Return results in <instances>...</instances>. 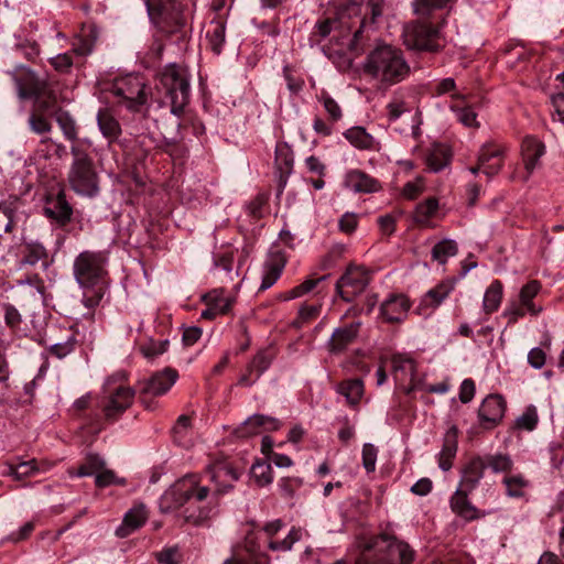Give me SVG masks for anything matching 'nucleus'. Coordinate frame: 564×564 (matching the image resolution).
I'll return each mask as SVG.
<instances>
[{
  "instance_id": "2eb2a0df",
  "label": "nucleus",
  "mask_w": 564,
  "mask_h": 564,
  "mask_svg": "<svg viewBox=\"0 0 564 564\" xmlns=\"http://www.w3.org/2000/svg\"><path fill=\"white\" fill-rule=\"evenodd\" d=\"M507 403L500 394H489L484 399L478 409V420L481 427L491 430L502 420Z\"/></svg>"
},
{
  "instance_id": "f03ea898",
  "label": "nucleus",
  "mask_w": 564,
  "mask_h": 564,
  "mask_svg": "<svg viewBox=\"0 0 564 564\" xmlns=\"http://www.w3.org/2000/svg\"><path fill=\"white\" fill-rule=\"evenodd\" d=\"M355 564H413L415 551L393 534L380 533L357 540Z\"/></svg>"
},
{
  "instance_id": "cd10ccee",
  "label": "nucleus",
  "mask_w": 564,
  "mask_h": 564,
  "mask_svg": "<svg viewBox=\"0 0 564 564\" xmlns=\"http://www.w3.org/2000/svg\"><path fill=\"white\" fill-rule=\"evenodd\" d=\"M97 124L101 134L108 139L109 142L116 141L122 130L119 121L109 108H101L97 113Z\"/></svg>"
},
{
  "instance_id": "a211bd4d",
  "label": "nucleus",
  "mask_w": 564,
  "mask_h": 564,
  "mask_svg": "<svg viewBox=\"0 0 564 564\" xmlns=\"http://www.w3.org/2000/svg\"><path fill=\"white\" fill-rule=\"evenodd\" d=\"M479 164L487 176L498 174L503 164V148L495 143L484 144L479 152Z\"/></svg>"
},
{
  "instance_id": "4d7b16f0",
  "label": "nucleus",
  "mask_w": 564,
  "mask_h": 564,
  "mask_svg": "<svg viewBox=\"0 0 564 564\" xmlns=\"http://www.w3.org/2000/svg\"><path fill=\"white\" fill-rule=\"evenodd\" d=\"M95 484L98 488H105L111 485H126L124 478H119L116 476L113 470L110 469H101L95 478Z\"/></svg>"
},
{
  "instance_id": "bb28decb",
  "label": "nucleus",
  "mask_w": 564,
  "mask_h": 564,
  "mask_svg": "<svg viewBox=\"0 0 564 564\" xmlns=\"http://www.w3.org/2000/svg\"><path fill=\"white\" fill-rule=\"evenodd\" d=\"M457 438L458 430L453 425L446 431L443 440V447L438 454V467L444 471L449 470L453 466V460L456 456L458 446Z\"/></svg>"
},
{
  "instance_id": "b1692460",
  "label": "nucleus",
  "mask_w": 564,
  "mask_h": 564,
  "mask_svg": "<svg viewBox=\"0 0 564 564\" xmlns=\"http://www.w3.org/2000/svg\"><path fill=\"white\" fill-rule=\"evenodd\" d=\"M456 279L453 278L441 281L423 295L420 303V308H437L454 291Z\"/></svg>"
},
{
  "instance_id": "e433bc0d",
  "label": "nucleus",
  "mask_w": 564,
  "mask_h": 564,
  "mask_svg": "<svg viewBox=\"0 0 564 564\" xmlns=\"http://www.w3.org/2000/svg\"><path fill=\"white\" fill-rule=\"evenodd\" d=\"M503 296V285L501 281L495 280L491 282V284L487 288L484 301H482V308L486 314H492L496 312L502 301Z\"/></svg>"
},
{
  "instance_id": "ddd939ff",
  "label": "nucleus",
  "mask_w": 564,
  "mask_h": 564,
  "mask_svg": "<svg viewBox=\"0 0 564 564\" xmlns=\"http://www.w3.org/2000/svg\"><path fill=\"white\" fill-rule=\"evenodd\" d=\"M206 473L209 475L210 480L215 482V490L212 495L209 494L206 501L218 505V497L234 488V482L238 480L239 475L226 460H218L209 465Z\"/></svg>"
},
{
  "instance_id": "473e14b6",
  "label": "nucleus",
  "mask_w": 564,
  "mask_h": 564,
  "mask_svg": "<svg viewBox=\"0 0 564 564\" xmlns=\"http://www.w3.org/2000/svg\"><path fill=\"white\" fill-rule=\"evenodd\" d=\"M53 118L55 119L57 126L63 132L64 138L67 141L74 143L78 140L79 128L74 117L67 110H64L63 108L54 110Z\"/></svg>"
},
{
  "instance_id": "9b49d317",
  "label": "nucleus",
  "mask_w": 564,
  "mask_h": 564,
  "mask_svg": "<svg viewBox=\"0 0 564 564\" xmlns=\"http://www.w3.org/2000/svg\"><path fill=\"white\" fill-rule=\"evenodd\" d=\"M26 84L18 83L20 95L23 98H35L34 112L44 113L45 116L53 117V111L59 107L56 105V99L52 95L46 96V83L40 80L35 75L28 70Z\"/></svg>"
},
{
  "instance_id": "49530a36",
  "label": "nucleus",
  "mask_w": 564,
  "mask_h": 564,
  "mask_svg": "<svg viewBox=\"0 0 564 564\" xmlns=\"http://www.w3.org/2000/svg\"><path fill=\"white\" fill-rule=\"evenodd\" d=\"M271 362L272 356L269 354V351L265 349L260 350L248 364V371L256 372V379H259L260 376L270 367Z\"/></svg>"
},
{
  "instance_id": "603ef678",
  "label": "nucleus",
  "mask_w": 564,
  "mask_h": 564,
  "mask_svg": "<svg viewBox=\"0 0 564 564\" xmlns=\"http://www.w3.org/2000/svg\"><path fill=\"white\" fill-rule=\"evenodd\" d=\"M392 370L398 373L401 372L404 376H409L411 379L416 372L415 362L412 358L403 355H393L391 358Z\"/></svg>"
},
{
  "instance_id": "423d86ee",
  "label": "nucleus",
  "mask_w": 564,
  "mask_h": 564,
  "mask_svg": "<svg viewBox=\"0 0 564 564\" xmlns=\"http://www.w3.org/2000/svg\"><path fill=\"white\" fill-rule=\"evenodd\" d=\"M155 88L170 104L171 112L181 117L191 99L189 74L185 67L170 63L156 74Z\"/></svg>"
},
{
  "instance_id": "0eeeda50",
  "label": "nucleus",
  "mask_w": 564,
  "mask_h": 564,
  "mask_svg": "<svg viewBox=\"0 0 564 564\" xmlns=\"http://www.w3.org/2000/svg\"><path fill=\"white\" fill-rule=\"evenodd\" d=\"M72 163L67 172V183L72 191L85 197L99 194V174L93 156L79 144H72Z\"/></svg>"
},
{
  "instance_id": "5701e85b",
  "label": "nucleus",
  "mask_w": 564,
  "mask_h": 564,
  "mask_svg": "<svg viewBox=\"0 0 564 564\" xmlns=\"http://www.w3.org/2000/svg\"><path fill=\"white\" fill-rule=\"evenodd\" d=\"M359 326V323H351L335 329L328 341L329 351L333 354L345 351L357 339Z\"/></svg>"
},
{
  "instance_id": "f704fd0d",
  "label": "nucleus",
  "mask_w": 564,
  "mask_h": 564,
  "mask_svg": "<svg viewBox=\"0 0 564 564\" xmlns=\"http://www.w3.org/2000/svg\"><path fill=\"white\" fill-rule=\"evenodd\" d=\"M207 39L212 51L219 55L226 42V21L223 18L218 17L210 21Z\"/></svg>"
},
{
  "instance_id": "e2e57ef3",
  "label": "nucleus",
  "mask_w": 564,
  "mask_h": 564,
  "mask_svg": "<svg viewBox=\"0 0 564 564\" xmlns=\"http://www.w3.org/2000/svg\"><path fill=\"white\" fill-rule=\"evenodd\" d=\"M75 343L74 336H68L64 341L51 345L50 352L59 359L64 358L74 350Z\"/></svg>"
},
{
  "instance_id": "4be33fe9",
  "label": "nucleus",
  "mask_w": 564,
  "mask_h": 564,
  "mask_svg": "<svg viewBox=\"0 0 564 564\" xmlns=\"http://www.w3.org/2000/svg\"><path fill=\"white\" fill-rule=\"evenodd\" d=\"M521 153L524 167L530 175L538 167L540 158L544 155L545 145L538 138L533 135H527L522 140Z\"/></svg>"
},
{
  "instance_id": "f8f14e48",
  "label": "nucleus",
  "mask_w": 564,
  "mask_h": 564,
  "mask_svg": "<svg viewBox=\"0 0 564 564\" xmlns=\"http://www.w3.org/2000/svg\"><path fill=\"white\" fill-rule=\"evenodd\" d=\"M177 372L174 369L166 368L163 371L154 373L147 380L140 381L138 392L140 401L147 409H151L150 397H160L165 394L177 379Z\"/></svg>"
},
{
  "instance_id": "6e6552de",
  "label": "nucleus",
  "mask_w": 564,
  "mask_h": 564,
  "mask_svg": "<svg viewBox=\"0 0 564 564\" xmlns=\"http://www.w3.org/2000/svg\"><path fill=\"white\" fill-rule=\"evenodd\" d=\"M404 45L409 50L437 53L445 46L441 29L427 22H412L404 28Z\"/></svg>"
},
{
  "instance_id": "aec40b11",
  "label": "nucleus",
  "mask_w": 564,
  "mask_h": 564,
  "mask_svg": "<svg viewBox=\"0 0 564 564\" xmlns=\"http://www.w3.org/2000/svg\"><path fill=\"white\" fill-rule=\"evenodd\" d=\"M344 184L355 193L370 194L381 189L380 182L361 170L347 172Z\"/></svg>"
},
{
  "instance_id": "a19ab883",
  "label": "nucleus",
  "mask_w": 564,
  "mask_h": 564,
  "mask_svg": "<svg viewBox=\"0 0 564 564\" xmlns=\"http://www.w3.org/2000/svg\"><path fill=\"white\" fill-rule=\"evenodd\" d=\"M438 209V200L435 197H429L424 202L417 204L414 214V220L417 224H426Z\"/></svg>"
},
{
  "instance_id": "de8ad7c7",
  "label": "nucleus",
  "mask_w": 564,
  "mask_h": 564,
  "mask_svg": "<svg viewBox=\"0 0 564 564\" xmlns=\"http://www.w3.org/2000/svg\"><path fill=\"white\" fill-rule=\"evenodd\" d=\"M15 208L11 203L0 204V237L13 230Z\"/></svg>"
},
{
  "instance_id": "37998d69",
  "label": "nucleus",
  "mask_w": 564,
  "mask_h": 564,
  "mask_svg": "<svg viewBox=\"0 0 564 564\" xmlns=\"http://www.w3.org/2000/svg\"><path fill=\"white\" fill-rule=\"evenodd\" d=\"M105 465V460L99 455L88 454L85 457L84 463L78 467L77 476L85 477L97 475L101 469H104Z\"/></svg>"
},
{
  "instance_id": "58836bf2",
  "label": "nucleus",
  "mask_w": 564,
  "mask_h": 564,
  "mask_svg": "<svg viewBox=\"0 0 564 564\" xmlns=\"http://www.w3.org/2000/svg\"><path fill=\"white\" fill-rule=\"evenodd\" d=\"M458 251L456 241L444 239L437 242L432 249V258L441 264H445L448 258L454 257Z\"/></svg>"
},
{
  "instance_id": "2f4dec72",
  "label": "nucleus",
  "mask_w": 564,
  "mask_h": 564,
  "mask_svg": "<svg viewBox=\"0 0 564 564\" xmlns=\"http://www.w3.org/2000/svg\"><path fill=\"white\" fill-rule=\"evenodd\" d=\"M21 263L32 267L41 263L44 268H46L48 265V252L46 248L40 242H25L22 248Z\"/></svg>"
},
{
  "instance_id": "f3484780",
  "label": "nucleus",
  "mask_w": 564,
  "mask_h": 564,
  "mask_svg": "<svg viewBox=\"0 0 564 564\" xmlns=\"http://www.w3.org/2000/svg\"><path fill=\"white\" fill-rule=\"evenodd\" d=\"M274 164L278 178V193L281 194L286 186L294 164L293 151L286 142H279L276 144Z\"/></svg>"
},
{
  "instance_id": "72a5a7b5",
  "label": "nucleus",
  "mask_w": 564,
  "mask_h": 564,
  "mask_svg": "<svg viewBox=\"0 0 564 564\" xmlns=\"http://www.w3.org/2000/svg\"><path fill=\"white\" fill-rule=\"evenodd\" d=\"M540 290H541V283L538 280L529 281L520 290V294H519L520 303L533 316H536L542 311V307L538 306L533 302V299L539 294Z\"/></svg>"
},
{
  "instance_id": "7c9ffc66",
  "label": "nucleus",
  "mask_w": 564,
  "mask_h": 564,
  "mask_svg": "<svg viewBox=\"0 0 564 564\" xmlns=\"http://www.w3.org/2000/svg\"><path fill=\"white\" fill-rule=\"evenodd\" d=\"M344 137L357 149L379 151L380 143L362 127H352L344 133Z\"/></svg>"
},
{
  "instance_id": "338daca9",
  "label": "nucleus",
  "mask_w": 564,
  "mask_h": 564,
  "mask_svg": "<svg viewBox=\"0 0 564 564\" xmlns=\"http://www.w3.org/2000/svg\"><path fill=\"white\" fill-rule=\"evenodd\" d=\"M243 547L249 554L248 558H256L260 555H267L265 553L260 552L261 546L258 543V535L254 532H250L246 535Z\"/></svg>"
},
{
  "instance_id": "c756f323",
  "label": "nucleus",
  "mask_w": 564,
  "mask_h": 564,
  "mask_svg": "<svg viewBox=\"0 0 564 564\" xmlns=\"http://www.w3.org/2000/svg\"><path fill=\"white\" fill-rule=\"evenodd\" d=\"M452 155V151L447 145L434 144L426 154V166L430 171L437 173L449 165Z\"/></svg>"
},
{
  "instance_id": "c85d7f7f",
  "label": "nucleus",
  "mask_w": 564,
  "mask_h": 564,
  "mask_svg": "<svg viewBox=\"0 0 564 564\" xmlns=\"http://www.w3.org/2000/svg\"><path fill=\"white\" fill-rule=\"evenodd\" d=\"M145 520L147 511L143 506L132 508L126 513L121 525L117 528L116 535L119 538L130 535L134 530L142 527Z\"/></svg>"
},
{
  "instance_id": "774afa93",
  "label": "nucleus",
  "mask_w": 564,
  "mask_h": 564,
  "mask_svg": "<svg viewBox=\"0 0 564 564\" xmlns=\"http://www.w3.org/2000/svg\"><path fill=\"white\" fill-rule=\"evenodd\" d=\"M2 307L4 311L6 324L11 328H18L22 322L19 311L10 303H4Z\"/></svg>"
},
{
  "instance_id": "6e6d98bb",
  "label": "nucleus",
  "mask_w": 564,
  "mask_h": 564,
  "mask_svg": "<svg viewBox=\"0 0 564 564\" xmlns=\"http://www.w3.org/2000/svg\"><path fill=\"white\" fill-rule=\"evenodd\" d=\"M319 102L323 104L325 111L328 113L330 120L338 121L343 113L338 102L328 95L326 91H322L318 96Z\"/></svg>"
},
{
  "instance_id": "0e129e2a",
  "label": "nucleus",
  "mask_w": 564,
  "mask_h": 564,
  "mask_svg": "<svg viewBox=\"0 0 564 564\" xmlns=\"http://www.w3.org/2000/svg\"><path fill=\"white\" fill-rule=\"evenodd\" d=\"M451 109L453 111H456L457 119L459 122H462L466 127H477V115L470 107H455L452 106Z\"/></svg>"
},
{
  "instance_id": "3c124183",
  "label": "nucleus",
  "mask_w": 564,
  "mask_h": 564,
  "mask_svg": "<svg viewBox=\"0 0 564 564\" xmlns=\"http://www.w3.org/2000/svg\"><path fill=\"white\" fill-rule=\"evenodd\" d=\"M539 422L538 411L534 405H529L516 420L514 427L522 431H533Z\"/></svg>"
},
{
  "instance_id": "09e8293b",
  "label": "nucleus",
  "mask_w": 564,
  "mask_h": 564,
  "mask_svg": "<svg viewBox=\"0 0 564 564\" xmlns=\"http://www.w3.org/2000/svg\"><path fill=\"white\" fill-rule=\"evenodd\" d=\"M48 468L50 465L47 463H39L36 459L21 462L17 464V480L34 476L41 470H46Z\"/></svg>"
},
{
  "instance_id": "393cba45",
  "label": "nucleus",
  "mask_w": 564,
  "mask_h": 564,
  "mask_svg": "<svg viewBox=\"0 0 564 564\" xmlns=\"http://www.w3.org/2000/svg\"><path fill=\"white\" fill-rule=\"evenodd\" d=\"M485 469L481 456L470 458L462 468L459 487L473 491L484 477Z\"/></svg>"
},
{
  "instance_id": "c9c22d12",
  "label": "nucleus",
  "mask_w": 564,
  "mask_h": 564,
  "mask_svg": "<svg viewBox=\"0 0 564 564\" xmlns=\"http://www.w3.org/2000/svg\"><path fill=\"white\" fill-rule=\"evenodd\" d=\"M336 391L345 397L349 405H356L364 394V382L357 378L345 380L337 386Z\"/></svg>"
},
{
  "instance_id": "4468645a",
  "label": "nucleus",
  "mask_w": 564,
  "mask_h": 564,
  "mask_svg": "<svg viewBox=\"0 0 564 564\" xmlns=\"http://www.w3.org/2000/svg\"><path fill=\"white\" fill-rule=\"evenodd\" d=\"M102 412L108 421L117 420L133 402L135 390L126 386L108 388Z\"/></svg>"
},
{
  "instance_id": "79ce46f5",
  "label": "nucleus",
  "mask_w": 564,
  "mask_h": 564,
  "mask_svg": "<svg viewBox=\"0 0 564 564\" xmlns=\"http://www.w3.org/2000/svg\"><path fill=\"white\" fill-rule=\"evenodd\" d=\"M204 302L207 306L217 307L219 310H215L218 315L227 314L231 308V301L227 297L223 296V291L214 290L208 292L203 296Z\"/></svg>"
},
{
  "instance_id": "a878e982",
  "label": "nucleus",
  "mask_w": 564,
  "mask_h": 564,
  "mask_svg": "<svg viewBox=\"0 0 564 564\" xmlns=\"http://www.w3.org/2000/svg\"><path fill=\"white\" fill-rule=\"evenodd\" d=\"M470 492L471 490L458 487L449 501L453 512L467 521L479 518L477 508L468 499Z\"/></svg>"
},
{
  "instance_id": "dca6fc26",
  "label": "nucleus",
  "mask_w": 564,
  "mask_h": 564,
  "mask_svg": "<svg viewBox=\"0 0 564 564\" xmlns=\"http://www.w3.org/2000/svg\"><path fill=\"white\" fill-rule=\"evenodd\" d=\"M44 214L47 218L55 221L58 226H66L73 215V207L66 199V194L63 188L57 193H50L45 199Z\"/></svg>"
},
{
  "instance_id": "5fc2aeb1",
  "label": "nucleus",
  "mask_w": 564,
  "mask_h": 564,
  "mask_svg": "<svg viewBox=\"0 0 564 564\" xmlns=\"http://www.w3.org/2000/svg\"><path fill=\"white\" fill-rule=\"evenodd\" d=\"M319 311L321 308L318 306H315V305H305V306H302L299 311V314L296 316V318L292 322V326L294 328H302L304 326V324H306L307 322L316 318L319 314Z\"/></svg>"
},
{
  "instance_id": "c03bdc74",
  "label": "nucleus",
  "mask_w": 564,
  "mask_h": 564,
  "mask_svg": "<svg viewBox=\"0 0 564 564\" xmlns=\"http://www.w3.org/2000/svg\"><path fill=\"white\" fill-rule=\"evenodd\" d=\"M262 432V424L260 414H253L249 416L243 423H241L236 430L235 434L238 437H251Z\"/></svg>"
},
{
  "instance_id": "bf43d9fd",
  "label": "nucleus",
  "mask_w": 564,
  "mask_h": 564,
  "mask_svg": "<svg viewBox=\"0 0 564 564\" xmlns=\"http://www.w3.org/2000/svg\"><path fill=\"white\" fill-rule=\"evenodd\" d=\"M167 347H169L167 339L159 340V341L151 340L150 343L142 345L140 347V350L144 357L154 358V357L165 352L167 350Z\"/></svg>"
},
{
  "instance_id": "7ed1b4c3",
  "label": "nucleus",
  "mask_w": 564,
  "mask_h": 564,
  "mask_svg": "<svg viewBox=\"0 0 564 564\" xmlns=\"http://www.w3.org/2000/svg\"><path fill=\"white\" fill-rule=\"evenodd\" d=\"M109 252L106 250L82 251L74 260V276L86 289L83 302L88 308L99 305L105 294L104 278L107 274Z\"/></svg>"
},
{
  "instance_id": "ea45409f",
  "label": "nucleus",
  "mask_w": 564,
  "mask_h": 564,
  "mask_svg": "<svg viewBox=\"0 0 564 564\" xmlns=\"http://www.w3.org/2000/svg\"><path fill=\"white\" fill-rule=\"evenodd\" d=\"M485 467H489L494 473H507L512 469L513 463L507 454H495L482 456Z\"/></svg>"
},
{
  "instance_id": "412c9836",
  "label": "nucleus",
  "mask_w": 564,
  "mask_h": 564,
  "mask_svg": "<svg viewBox=\"0 0 564 564\" xmlns=\"http://www.w3.org/2000/svg\"><path fill=\"white\" fill-rule=\"evenodd\" d=\"M410 310V302L405 295H391L380 307L382 317L389 323H399L404 319Z\"/></svg>"
},
{
  "instance_id": "6ab92c4d",
  "label": "nucleus",
  "mask_w": 564,
  "mask_h": 564,
  "mask_svg": "<svg viewBox=\"0 0 564 564\" xmlns=\"http://www.w3.org/2000/svg\"><path fill=\"white\" fill-rule=\"evenodd\" d=\"M285 264L286 258L281 250L271 251L263 265V276L259 290L264 291L271 288L281 276Z\"/></svg>"
},
{
  "instance_id": "8fccbe9b",
  "label": "nucleus",
  "mask_w": 564,
  "mask_h": 564,
  "mask_svg": "<svg viewBox=\"0 0 564 564\" xmlns=\"http://www.w3.org/2000/svg\"><path fill=\"white\" fill-rule=\"evenodd\" d=\"M503 484L509 497L519 498L524 495V488L528 487L529 481L521 475H514L505 477Z\"/></svg>"
},
{
  "instance_id": "20e7f679",
  "label": "nucleus",
  "mask_w": 564,
  "mask_h": 564,
  "mask_svg": "<svg viewBox=\"0 0 564 564\" xmlns=\"http://www.w3.org/2000/svg\"><path fill=\"white\" fill-rule=\"evenodd\" d=\"M150 23L164 36L184 32L193 18V0H143Z\"/></svg>"
},
{
  "instance_id": "f257e3e1",
  "label": "nucleus",
  "mask_w": 564,
  "mask_h": 564,
  "mask_svg": "<svg viewBox=\"0 0 564 564\" xmlns=\"http://www.w3.org/2000/svg\"><path fill=\"white\" fill-rule=\"evenodd\" d=\"M209 488L200 486L195 475L185 476L164 491L159 500L162 513L185 506L181 516L186 523L203 525L218 512L217 503L206 501Z\"/></svg>"
},
{
  "instance_id": "a18cd8bd",
  "label": "nucleus",
  "mask_w": 564,
  "mask_h": 564,
  "mask_svg": "<svg viewBox=\"0 0 564 564\" xmlns=\"http://www.w3.org/2000/svg\"><path fill=\"white\" fill-rule=\"evenodd\" d=\"M251 476L258 486H267L273 480L272 467L269 463L257 462L251 467Z\"/></svg>"
},
{
  "instance_id": "1a4fd4ad",
  "label": "nucleus",
  "mask_w": 564,
  "mask_h": 564,
  "mask_svg": "<svg viewBox=\"0 0 564 564\" xmlns=\"http://www.w3.org/2000/svg\"><path fill=\"white\" fill-rule=\"evenodd\" d=\"M110 91L122 100L131 111H139L148 101V91L144 78L140 75L129 74L116 78Z\"/></svg>"
},
{
  "instance_id": "69168bd1",
  "label": "nucleus",
  "mask_w": 564,
  "mask_h": 564,
  "mask_svg": "<svg viewBox=\"0 0 564 564\" xmlns=\"http://www.w3.org/2000/svg\"><path fill=\"white\" fill-rule=\"evenodd\" d=\"M50 64L58 73L67 74L72 69L73 58L69 53L58 54L50 59Z\"/></svg>"
},
{
  "instance_id": "680f3d73",
  "label": "nucleus",
  "mask_w": 564,
  "mask_h": 564,
  "mask_svg": "<svg viewBox=\"0 0 564 564\" xmlns=\"http://www.w3.org/2000/svg\"><path fill=\"white\" fill-rule=\"evenodd\" d=\"M378 449L370 443L364 444L362 446V466L367 473H373L376 470Z\"/></svg>"
},
{
  "instance_id": "13d9d810",
  "label": "nucleus",
  "mask_w": 564,
  "mask_h": 564,
  "mask_svg": "<svg viewBox=\"0 0 564 564\" xmlns=\"http://www.w3.org/2000/svg\"><path fill=\"white\" fill-rule=\"evenodd\" d=\"M451 0H415V12L421 15H429L435 9H443Z\"/></svg>"
},
{
  "instance_id": "9d476101",
  "label": "nucleus",
  "mask_w": 564,
  "mask_h": 564,
  "mask_svg": "<svg viewBox=\"0 0 564 564\" xmlns=\"http://www.w3.org/2000/svg\"><path fill=\"white\" fill-rule=\"evenodd\" d=\"M370 282L369 272L362 267L348 265L335 285L336 294L345 302H352Z\"/></svg>"
},
{
  "instance_id": "864d4df0",
  "label": "nucleus",
  "mask_w": 564,
  "mask_h": 564,
  "mask_svg": "<svg viewBox=\"0 0 564 564\" xmlns=\"http://www.w3.org/2000/svg\"><path fill=\"white\" fill-rule=\"evenodd\" d=\"M29 124L33 132L37 134L48 133L52 130V123L48 116L40 112H32L29 118Z\"/></svg>"
},
{
  "instance_id": "4c0bfd02",
  "label": "nucleus",
  "mask_w": 564,
  "mask_h": 564,
  "mask_svg": "<svg viewBox=\"0 0 564 564\" xmlns=\"http://www.w3.org/2000/svg\"><path fill=\"white\" fill-rule=\"evenodd\" d=\"M327 278H328V275L306 279L304 282L294 286L293 289H291L284 293H281L279 295V299L282 301H290V300L301 297V296L312 292L315 288H317V285L321 282L325 281Z\"/></svg>"
},
{
  "instance_id": "052dcab7",
  "label": "nucleus",
  "mask_w": 564,
  "mask_h": 564,
  "mask_svg": "<svg viewBox=\"0 0 564 564\" xmlns=\"http://www.w3.org/2000/svg\"><path fill=\"white\" fill-rule=\"evenodd\" d=\"M155 556L160 564H180L182 561V554L177 546L165 547Z\"/></svg>"
},
{
  "instance_id": "39448f33",
  "label": "nucleus",
  "mask_w": 564,
  "mask_h": 564,
  "mask_svg": "<svg viewBox=\"0 0 564 564\" xmlns=\"http://www.w3.org/2000/svg\"><path fill=\"white\" fill-rule=\"evenodd\" d=\"M410 65L400 48L384 44L375 47L364 63V72L383 86L403 82L410 75Z\"/></svg>"
}]
</instances>
